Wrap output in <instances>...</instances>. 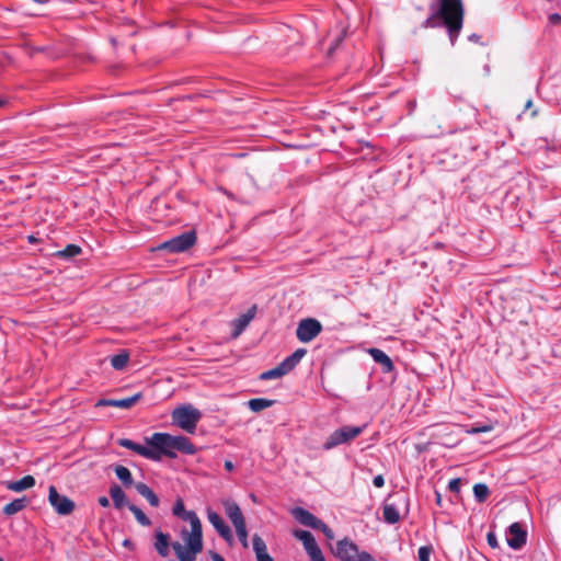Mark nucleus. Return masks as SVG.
I'll return each instance as SVG.
<instances>
[{
    "mask_svg": "<svg viewBox=\"0 0 561 561\" xmlns=\"http://www.w3.org/2000/svg\"><path fill=\"white\" fill-rule=\"evenodd\" d=\"M431 14L422 23L424 28L446 26L451 46L455 45L463 24L461 0H435L430 4Z\"/></svg>",
    "mask_w": 561,
    "mask_h": 561,
    "instance_id": "1",
    "label": "nucleus"
},
{
    "mask_svg": "<svg viewBox=\"0 0 561 561\" xmlns=\"http://www.w3.org/2000/svg\"><path fill=\"white\" fill-rule=\"evenodd\" d=\"M146 444L149 445V450L152 454V457H148V459L153 461H160L163 457L174 459L178 457V453L195 455L197 451V448L190 438L169 433H153L150 437L146 438Z\"/></svg>",
    "mask_w": 561,
    "mask_h": 561,
    "instance_id": "2",
    "label": "nucleus"
},
{
    "mask_svg": "<svg viewBox=\"0 0 561 561\" xmlns=\"http://www.w3.org/2000/svg\"><path fill=\"white\" fill-rule=\"evenodd\" d=\"M184 519L188 520L191 524V533L185 537L187 549L179 541L171 543V546L180 561H195L196 554L203 550L202 523L193 511H190V513L184 516Z\"/></svg>",
    "mask_w": 561,
    "mask_h": 561,
    "instance_id": "3",
    "label": "nucleus"
},
{
    "mask_svg": "<svg viewBox=\"0 0 561 561\" xmlns=\"http://www.w3.org/2000/svg\"><path fill=\"white\" fill-rule=\"evenodd\" d=\"M172 423L188 434H194L197 423L202 419V412L192 404L175 408L172 413Z\"/></svg>",
    "mask_w": 561,
    "mask_h": 561,
    "instance_id": "4",
    "label": "nucleus"
},
{
    "mask_svg": "<svg viewBox=\"0 0 561 561\" xmlns=\"http://www.w3.org/2000/svg\"><path fill=\"white\" fill-rule=\"evenodd\" d=\"M366 428V425L350 426L345 425L333 431L322 445L324 450H331L342 444H347L358 437Z\"/></svg>",
    "mask_w": 561,
    "mask_h": 561,
    "instance_id": "5",
    "label": "nucleus"
},
{
    "mask_svg": "<svg viewBox=\"0 0 561 561\" xmlns=\"http://www.w3.org/2000/svg\"><path fill=\"white\" fill-rule=\"evenodd\" d=\"M306 355L305 348H297L291 355L287 356L276 367L268 369L260 375L261 380H272L282 378L290 373Z\"/></svg>",
    "mask_w": 561,
    "mask_h": 561,
    "instance_id": "6",
    "label": "nucleus"
},
{
    "mask_svg": "<svg viewBox=\"0 0 561 561\" xmlns=\"http://www.w3.org/2000/svg\"><path fill=\"white\" fill-rule=\"evenodd\" d=\"M333 553L341 561H367L370 559V553L360 552L358 546L348 538L339 540Z\"/></svg>",
    "mask_w": 561,
    "mask_h": 561,
    "instance_id": "7",
    "label": "nucleus"
},
{
    "mask_svg": "<svg viewBox=\"0 0 561 561\" xmlns=\"http://www.w3.org/2000/svg\"><path fill=\"white\" fill-rule=\"evenodd\" d=\"M196 242V233L194 230L185 231L160 244V250L170 253H182L192 248Z\"/></svg>",
    "mask_w": 561,
    "mask_h": 561,
    "instance_id": "8",
    "label": "nucleus"
},
{
    "mask_svg": "<svg viewBox=\"0 0 561 561\" xmlns=\"http://www.w3.org/2000/svg\"><path fill=\"white\" fill-rule=\"evenodd\" d=\"M322 331L321 323L313 318L302 319L297 327V339L302 343H308L317 337Z\"/></svg>",
    "mask_w": 561,
    "mask_h": 561,
    "instance_id": "9",
    "label": "nucleus"
},
{
    "mask_svg": "<svg viewBox=\"0 0 561 561\" xmlns=\"http://www.w3.org/2000/svg\"><path fill=\"white\" fill-rule=\"evenodd\" d=\"M294 536L299 539L311 561H325V558L319 548L313 535L308 530H295Z\"/></svg>",
    "mask_w": 561,
    "mask_h": 561,
    "instance_id": "10",
    "label": "nucleus"
},
{
    "mask_svg": "<svg viewBox=\"0 0 561 561\" xmlns=\"http://www.w3.org/2000/svg\"><path fill=\"white\" fill-rule=\"evenodd\" d=\"M48 502L59 515H69L75 510V502L59 494L55 485L48 489Z\"/></svg>",
    "mask_w": 561,
    "mask_h": 561,
    "instance_id": "11",
    "label": "nucleus"
},
{
    "mask_svg": "<svg viewBox=\"0 0 561 561\" xmlns=\"http://www.w3.org/2000/svg\"><path fill=\"white\" fill-rule=\"evenodd\" d=\"M506 541L508 547L514 550H519L526 545L527 531L520 523L516 522L510 525Z\"/></svg>",
    "mask_w": 561,
    "mask_h": 561,
    "instance_id": "12",
    "label": "nucleus"
},
{
    "mask_svg": "<svg viewBox=\"0 0 561 561\" xmlns=\"http://www.w3.org/2000/svg\"><path fill=\"white\" fill-rule=\"evenodd\" d=\"M256 313V306H252L245 313L241 314L231 322L232 337H238L253 320Z\"/></svg>",
    "mask_w": 561,
    "mask_h": 561,
    "instance_id": "13",
    "label": "nucleus"
},
{
    "mask_svg": "<svg viewBox=\"0 0 561 561\" xmlns=\"http://www.w3.org/2000/svg\"><path fill=\"white\" fill-rule=\"evenodd\" d=\"M207 518L209 523L213 525V527L216 529V531L227 541H230L232 539L231 529L229 526L224 522L221 516L216 513L215 511L208 510L207 511Z\"/></svg>",
    "mask_w": 561,
    "mask_h": 561,
    "instance_id": "14",
    "label": "nucleus"
},
{
    "mask_svg": "<svg viewBox=\"0 0 561 561\" xmlns=\"http://www.w3.org/2000/svg\"><path fill=\"white\" fill-rule=\"evenodd\" d=\"M141 393L138 392L131 397L124 399H100L96 407H115L121 409H129L139 401Z\"/></svg>",
    "mask_w": 561,
    "mask_h": 561,
    "instance_id": "15",
    "label": "nucleus"
},
{
    "mask_svg": "<svg viewBox=\"0 0 561 561\" xmlns=\"http://www.w3.org/2000/svg\"><path fill=\"white\" fill-rule=\"evenodd\" d=\"M294 517L304 526L310 527L312 529L319 528L322 520L314 516L312 513L302 507H296L293 510Z\"/></svg>",
    "mask_w": 561,
    "mask_h": 561,
    "instance_id": "16",
    "label": "nucleus"
},
{
    "mask_svg": "<svg viewBox=\"0 0 561 561\" xmlns=\"http://www.w3.org/2000/svg\"><path fill=\"white\" fill-rule=\"evenodd\" d=\"M294 517L304 526L310 527L312 529L319 528L322 520L314 516L312 513L302 507H296L293 510Z\"/></svg>",
    "mask_w": 561,
    "mask_h": 561,
    "instance_id": "17",
    "label": "nucleus"
},
{
    "mask_svg": "<svg viewBox=\"0 0 561 561\" xmlns=\"http://www.w3.org/2000/svg\"><path fill=\"white\" fill-rule=\"evenodd\" d=\"M225 511L234 527L245 524L240 506L234 501L224 502Z\"/></svg>",
    "mask_w": 561,
    "mask_h": 561,
    "instance_id": "18",
    "label": "nucleus"
},
{
    "mask_svg": "<svg viewBox=\"0 0 561 561\" xmlns=\"http://www.w3.org/2000/svg\"><path fill=\"white\" fill-rule=\"evenodd\" d=\"M368 353L373 359L381 366L383 373H391L394 369L392 359L383 351L369 348Z\"/></svg>",
    "mask_w": 561,
    "mask_h": 561,
    "instance_id": "19",
    "label": "nucleus"
},
{
    "mask_svg": "<svg viewBox=\"0 0 561 561\" xmlns=\"http://www.w3.org/2000/svg\"><path fill=\"white\" fill-rule=\"evenodd\" d=\"M117 444L121 447L133 450L134 453L140 455L141 457H144L146 459H148V457H152V454L149 450V445L144 446V445L135 443L134 440L128 439V438H119V439H117Z\"/></svg>",
    "mask_w": 561,
    "mask_h": 561,
    "instance_id": "20",
    "label": "nucleus"
},
{
    "mask_svg": "<svg viewBox=\"0 0 561 561\" xmlns=\"http://www.w3.org/2000/svg\"><path fill=\"white\" fill-rule=\"evenodd\" d=\"M154 549L158 554L162 558H167L169 556V547H170V535L164 534L161 530H157L154 533Z\"/></svg>",
    "mask_w": 561,
    "mask_h": 561,
    "instance_id": "21",
    "label": "nucleus"
},
{
    "mask_svg": "<svg viewBox=\"0 0 561 561\" xmlns=\"http://www.w3.org/2000/svg\"><path fill=\"white\" fill-rule=\"evenodd\" d=\"M253 550L255 552L256 561H274L268 554L265 541L259 536L254 535L252 538Z\"/></svg>",
    "mask_w": 561,
    "mask_h": 561,
    "instance_id": "22",
    "label": "nucleus"
},
{
    "mask_svg": "<svg viewBox=\"0 0 561 561\" xmlns=\"http://www.w3.org/2000/svg\"><path fill=\"white\" fill-rule=\"evenodd\" d=\"M110 495L113 500V504L115 506V508L117 510H121L123 508L124 506H127L130 505L128 503V500L126 497V494L125 492L123 491V489L117 485V484H113L111 488H110Z\"/></svg>",
    "mask_w": 561,
    "mask_h": 561,
    "instance_id": "23",
    "label": "nucleus"
},
{
    "mask_svg": "<svg viewBox=\"0 0 561 561\" xmlns=\"http://www.w3.org/2000/svg\"><path fill=\"white\" fill-rule=\"evenodd\" d=\"M35 485V479L33 476H24L22 479L16 481H10L7 483V489L13 492H22Z\"/></svg>",
    "mask_w": 561,
    "mask_h": 561,
    "instance_id": "24",
    "label": "nucleus"
},
{
    "mask_svg": "<svg viewBox=\"0 0 561 561\" xmlns=\"http://www.w3.org/2000/svg\"><path fill=\"white\" fill-rule=\"evenodd\" d=\"M136 491L144 496L151 506L158 507L160 504V500L157 496V494L146 484L142 482H138L135 484Z\"/></svg>",
    "mask_w": 561,
    "mask_h": 561,
    "instance_id": "25",
    "label": "nucleus"
},
{
    "mask_svg": "<svg viewBox=\"0 0 561 561\" xmlns=\"http://www.w3.org/2000/svg\"><path fill=\"white\" fill-rule=\"evenodd\" d=\"M136 491L144 496L151 506L158 507L160 504V500L157 496V494L146 484L142 482H138L135 484Z\"/></svg>",
    "mask_w": 561,
    "mask_h": 561,
    "instance_id": "26",
    "label": "nucleus"
},
{
    "mask_svg": "<svg viewBox=\"0 0 561 561\" xmlns=\"http://www.w3.org/2000/svg\"><path fill=\"white\" fill-rule=\"evenodd\" d=\"M30 501L27 497L23 496L20 499H14L10 503L5 504L2 512L7 516H12L21 511H23L27 505Z\"/></svg>",
    "mask_w": 561,
    "mask_h": 561,
    "instance_id": "27",
    "label": "nucleus"
},
{
    "mask_svg": "<svg viewBox=\"0 0 561 561\" xmlns=\"http://www.w3.org/2000/svg\"><path fill=\"white\" fill-rule=\"evenodd\" d=\"M116 477L122 481V483L129 488L134 484V479L131 472L128 468L117 465L114 469Z\"/></svg>",
    "mask_w": 561,
    "mask_h": 561,
    "instance_id": "28",
    "label": "nucleus"
},
{
    "mask_svg": "<svg viewBox=\"0 0 561 561\" xmlns=\"http://www.w3.org/2000/svg\"><path fill=\"white\" fill-rule=\"evenodd\" d=\"M382 515L388 524H396L400 520V513L393 504H386L382 510Z\"/></svg>",
    "mask_w": 561,
    "mask_h": 561,
    "instance_id": "29",
    "label": "nucleus"
},
{
    "mask_svg": "<svg viewBox=\"0 0 561 561\" xmlns=\"http://www.w3.org/2000/svg\"><path fill=\"white\" fill-rule=\"evenodd\" d=\"M274 404V400L265 399V398H254L248 402V405L253 412H261Z\"/></svg>",
    "mask_w": 561,
    "mask_h": 561,
    "instance_id": "30",
    "label": "nucleus"
},
{
    "mask_svg": "<svg viewBox=\"0 0 561 561\" xmlns=\"http://www.w3.org/2000/svg\"><path fill=\"white\" fill-rule=\"evenodd\" d=\"M128 360H129V355L125 351H123L118 354H115V355L111 356V358H110L111 365L115 370H123L126 367Z\"/></svg>",
    "mask_w": 561,
    "mask_h": 561,
    "instance_id": "31",
    "label": "nucleus"
},
{
    "mask_svg": "<svg viewBox=\"0 0 561 561\" xmlns=\"http://www.w3.org/2000/svg\"><path fill=\"white\" fill-rule=\"evenodd\" d=\"M128 508L134 514L136 520L141 526H150L151 525L150 518L138 506H136L135 504H130V505H128Z\"/></svg>",
    "mask_w": 561,
    "mask_h": 561,
    "instance_id": "32",
    "label": "nucleus"
},
{
    "mask_svg": "<svg viewBox=\"0 0 561 561\" xmlns=\"http://www.w3.org/2000/svg\"><path fill=\"white\" fill-rule=\"evenodd\" d=\"M81 253V248L77 244H68L65 249L56 253L57 256L62 259H71Z\"/></svg>",
    "mask_w": 561,
    "mask_h": 561,
    "instance_id": "33",
    "label": "nucleus"
},
{
    "mask_svg": "<svg viewBox=\"0 0 561 561\" xmlns=\"http://www.w3.org/2000/svg\"><path fill=\"white\" fill-rule=\"evenodd\" d=\"M489 488L486 484L484 483H477L474 484L473 486V494H474V497L478 502L482 503L486 500V497L489 496Z\"/></svg>",
    "mask_w": 561,
    "mask_h": 561,
    "instance_id": "34",
    "label": "nucleus"
},
{
    "mask_svg": "<svg viewBox=\"0 0 561 561\" xmlns=\"http://www.w3.org/2000/svg\"><path fill=\"white\" fill-rule=\"evenodd\" d=\"M234 528H236V533H237V536H238L241 545L243 546V548H248L249 547V542H248L247 525L243 524V525H240V526L234 527Z\"/></svg>",
    "mask_w": 561,
    "mask_h": 561,
    "instance_id": "35",
    "label": "nucleus"
},
{
    "mask_svg": "<svg viewBox=\"0 0 561 561\" xmlns=\"http://www.w3.org/2000/svg\"><path fill=\"white\" fill-rule=\"evenodd\" d=\"M432 552L433 547L431 545L420 547L417 551L419 561H431L430 558Z\"/></svg>",
    "mask_w": 561,
    "mask_h": 561,
    "instance_id": "36",
    "label": "nucleus"
},
{
    "mask_svg": "<svg viewBox=\"0 0 561 561\" xmlns=\"http://www.w3.org/2000/svg\"><path fill=\"white\" fill-rule=\"evenodd\" d=\"M173 514L176 515V516H180L184 519V516H186V514L188 512L185 511L184 508V504L182 502V500H178L173 506Z\"/></svg>",
    "mask_w": 561,
    "mask_h": 561,
    "instance_id": "37",
    "label": "nucleus"
},
{
    "mask_svg": "<svg viewBox=\"0 0 561 561\" xmlns=\"http://www.w3.org/2000/svg\"><path fill=\"white\" fill-rule=\"evenodd\" d=\"M317 530H320L328 540L334 539L333 530L324 522H322L320 524V526H319V528H317Z\"/></svg>",
    "mask_w": 561,
    "mask_h": 561,
    "instance_id": "38",
    "label": "nucleus"
},
{
    "mask_svg": "<svg viewBox=\"0 0 561 561\" xmlns=\"http://www.w3.org/2000/svg\"><path fill=\"white\" fill-rule=\"evenodd\" d=\"M460 486H461V479H459V478L451 479L448 483V489L453 493L458 494L460 492Z\"/></svg>",
    "mask_w": 561,
    "mask_h": 561,
    "instance_id": "39",
    "label": "nucleus"
},
{
    "mask_svg": "<svg viewBox=\"0 0 561 561\" xmlns=\"http://www.w3.org/2000/svg\"><path fill=\"white\" fill-rule=\"evenodd\" d=\"M486 541H488V545L493 548V549H496L499 548V541H497V537L495 535V533L493 531H489L486 534Z\"/></svg>",
    "mask_w": 561,
    "mask_h": 561,
    "instance_id": "40",
    "label": "nucleus"
},
{
    "mask_svg": "<svg viewBox=\"0 0 561 561\" xmlns=\"http://www.w3.org/2000/svg\"><path fill=\"white\" fill-rule=\"evenodd\" d=\"M373 484L376 486V488H382L385 485V479L381 474H378L376 477H374L373 479Z\"/></svg>",
    "mask_w": 561,
    "mask_h": 561,
    "instance_id": "41",
    "label": "nucleus"
},
{
    "mask_svg": "<svg viewBox=\"0 0 561 561\" xmlns=\"http://www.w3.org/2000/svg\"><path fill=\"white\" fill-rule=\"evenodd\" d=\"M549 22L551 24H559L561 23V15L559 13H552L549 15Z\"/></svg>",
    "mask_w": 561,
    "mask_h": 561,
    "instance_id": "42",
    "label": "nucleus"
},
{
    "mask_svg": "<svg viewBox=\"0 0 561 561\" xmlns=\"http://www.w3.org/2000/svg\"><path fill=\"white\" fill-rule=\"evenodd\" d=\"M468 39H469L470 42H472V43H476V44H482V43L480 42L481 36H480V35H478V34H476V33H472L471 35H469V36H468Z\"/></svg>",
    "mask_w": 561,
    "mask_h": 561,
    "instance_id": "43",
    "label": "nucleus"
},
{
    "mask_svg": "<svg viewBox=\"0 0 561 561\" xmlns=\"http://www.w3.org/2000/svg\"><path fill=\"white\" fill-rule=\"evenodd\" d=\"M98 502H99V504L102 507H108L110 506V501H108V499L106 496H100Z\"/></svg>",
    "mask_w": 561,
    "mask_h": 561,
    "instance_id": "44",
    "label": "nucleus"
},
{
    "mask_svg": "<svg viewBox=\"0 0 561 561\" xmlns=\"http://www.w3.org/2000/svg\"><path fill=\"white\" fill-rule=\"evenodd\" d=\"M280 32L282 33H290L291 35H297V32L287 25H283L280 27Z\"/></svg>",
    "mask_w": 561,
    "mask_h": 561,
    "instance_id": "45",
    "label": "nucleus"
},
{
    "mask_svg": "<svg viewBox=\"0 0 561 561\" xmlns=\"http://www.w3.org/2000/svg\"><path fill=\"white\" fill-rule=\"evenodd\" d=\"M491 428H492L491 426L477 427V428H473L472 432L473 433L489 432Z\"/></svg>",
    "mask_w": 561,
    "mask_h": 561,
    "instance_id": "46",
    "label": "nucleus"
},
{
    "mask_svg": "<svg viewBox=\"0 0 561 561\" xmlns=\"http://www.w3.org/2000/svg\"><path fill=\"white\" fill-rule=\"evenodd\" d=\"M224 466L227 471H232L234 469V465L230 460H226Z\"/></svg>",
    "mask_w": 561,
    "mask_h": 561,
    "instance_id": "47",
    "label": "nucleus"
},
{
    "mask_svg": "<svg viewBox=\"0 0 561 561\" xmlns=\"http://www.w3.org/2000/svg\"><path fill=\"white\" fill-rule=\"evenodd\" d=\"M211 559L213 561H225L224 557L217 552H211Z\"/></svg>",
    "mask_w": 561,
    "mask_h": 561,
    "instance_id": "48",
    "label": "nucleus"
},
{
    "mask_svg": "<svg viewBox=\"0 0 561 561\" xmlns=\"http://www.w3.org/2000/svg\"><path fill=\"white\" fill-rule=\"evenodd\" d=\"M340 41H341V39H340V38H337V39L334 42V44L330 46L329 51H328L330 55H331V54H333V51L337 48Z\"/></svg>",
    "mask_w": 561,
    "mask_h": 561,
    "instance_id": "49",
    "label": "nucleus"
},
{
    "mask_svg": "<svg viewBox=\"0 0 561 561\" xmlns=\"http://www.w3.org/2000/svg\"><path fill=\"white\" fill-rule=\"evenodd\" d=\"M133 543L129 539H125L124 542H123V546L125 547H130Z\"/></svg>",
    "mask_w": 561,
    "mask_h": 561,
    "instance_id": "50",
    "label": "nucleus"
},
{
    "mask_svg": "<svg viewBox=\"0 0 561 561\" xmlns=\"http://www.w3.org/2000/svg\"><path fill=\"white\" fill-rule=\"evenodd\" d=\"M28 241H30L31 243H34V242L36 241V238H35L34 236H30V237H28Z\"/></svg>",
    "mask_w": 561,
    "mask_h": 561,
    "instance_id": "51",
    "label": "nucleus"
},
{
    "mask_svg": "<svg viewBox=\"0 0 561 561\" xmlns=\"http://www.w3.org/2000/svg\"><path fill=\"white\" fill-rule=\"evenodd\" d=\"M436 500H437V503L440 504V494L439 493H436Z\"/></svg>",
    "mask_w": 561,
    "mask_h": 561,
    "instance_id": "52",
    "label": "nucleus"
},
{
    "mask_svg": "<svg viewBox=\"0 0 561 561\" xmlns=\"http://www.w3.org/2000/svg\"><path fill=\"white\" fill-rule=\"evenodd\" d=\"M4 103H5V101H4V100H2V99H0V107H1V106H3V105H4Z\"/></svg>",
    "mask_w": 561,
    "mask_h": 561,
    "instance_id": "53",
    "label": "nucleus"
},
{
    "mask_svg": "<svg viewBox=\"0 0 561 561\" xmlns=\"http://www.w3.org/2000/svg\"><path fill=\"white\" fill-rule=\"evenodd\" d=\"M531 105V101L529 100L527 103H526V107H530Z\"/></svg>",
    "mask_w": 561,
    "mask_h": 561,
    "instance_id": "54",
    "label": "nucleus"
},
{
    "mask_svg": "<svg viewBox=\"0 0 561 561\" xmlns=\"http://www.w3.org/2000/svg\"><path fill=\"white\" fill-rule=\"evenodd\" d=\"M0 561H3V559H2V558H0Z\"/></svg>",
    "mask_w": 561,
    "mask_h": 561,
    "instance_id": "55",
    "label": "nucleus"
}]
</instances>
